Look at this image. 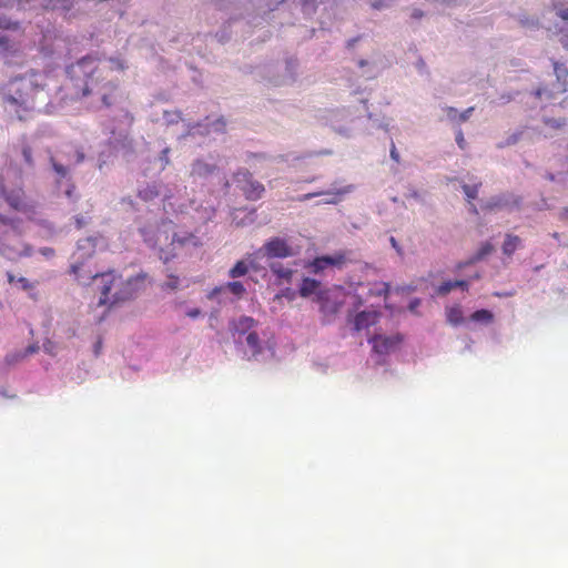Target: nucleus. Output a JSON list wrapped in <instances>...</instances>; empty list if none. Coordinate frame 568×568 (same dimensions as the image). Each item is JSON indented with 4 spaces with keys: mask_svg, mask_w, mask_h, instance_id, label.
I'll return each mask as SVG.
<instances>
[{
    "mask_svg": "<svg viewBox=\"0 0 568 568\" xmlns=\"http://www.w3.org/2000/svg\"><path fill=\"white\" fill-rule=\"evenodd\" d=\"M82 97L90 98V103L97 108H110L120 97V85L111 80L104 69L100 68L94 57H84L67 70Z\"/></svg>",
    "mask_w": 568,
    "mask_h": 568,
    "instance_id": "nucleus-1",
    "label": "nucleus"
},
{
    "mask_svg": "<svg viewBox=\"0 0 568 568\" xmlns=\"http://www.w3.org/2000/svg\"><path fill=\"white\" fill-rule=\"evenodd\" d=\"M100 277L102 287H101V297L99 301L100 305H105V303H116L120 301H125L135 296L136 292L145 288L148 284V275L146 273H139L135 276H131L122 281L121 276H116L114 272H108L103 274H92L89 273L85 277L87 280H95Z\"/></svg>",
    "mask_w": 568,
    "mask_h": 568,
    "instance_id": "nucleus-2",
    "label": "nucleus"
},
{
    "mask_svg": "<svg viewBox=\"0 0 568 568\" xmlns=\"http://www.w3.org/2000/svg\"><path fill=\"white\" fill-rule=\"evenodd\" d=\"M38 73L22 75L12 79L4 93V102L16 112L19 119L24 118V113L33 109L36 99L42 92L43 85L37 79Z\"/></svg>",
    "mask_w": 568,
    "mask_h": 568,
    "instance_id": "nucleus-3",
    "label": "nucleus"
},
{
    "mask_svg": "<svg viewBox=\"0 0 568 568\" xmlns=\"http://www.w3.org/2000/svg\"><path fill=\"white\" fill-rule=\"evenodd\" d=\"M0 195L7 201L8 205L20 212H32L33 205L28 204L22 186L7 189L3 176L0 174Z\"/></svg>",
    "mask_w": 568,
    "mask_h": 568,
    "instance_id": "nucleus-4",
    "label": "nucleus"
},
{
    "mask_svg": "<svg viewBox=\"0 0 568 568\" xmlns=\"http://www.w3.org/2000/svg\"><path fill=\"white\" fill-rule=\"evenodd\" d=\"M554 70L557 75V81L552 85L551 89L547 85L538 87L535 94L537 98H554L558 93H564L568 91V82H567V75H568V69L565 64H561V62H555L554 63Z\"/></svg>",
    "mask_w": 568,
    "mask_h": 568,
    "instance_id": "nucleus-5",
    "label": "nucleus"
},
{
    "mask_svg": "<svg viewBox=\"0 0 568 568\" xmlns=\"http://www.w3.org/2000/svg\"><path fill=\"white\" fill-rule=\"evenodd\" d=\"M236 181L244 193L245 197L248 200H258L265 193V186L253 180L252 173L248 170H241L235 175Z\"/></svg>",
    "mask_w": 568,
    "mask_h": 568,
    "instance_id": "nucleus-6",
    "label": "nucleus"
},
{
    "mask_svg": "<svg viewBox=\"0 0 568 568\" xmlns=\"http://www.w3.org/2000/svg\"><path fill=\"white\" fill-rule=\"evenodd\" d=\"M201 242L197 235L193 233H185L183 235L174 233L170 243V245L172 246L170 251L161 248L160 246V258H162L164 263H168L171 261V258H173L176 255L175 251L178 246H199Z\"/></svg>",
    "mask_w": 568,
    "mask_h": 568,
    "instance_id": "nucleus-7",
    "label": "nucleus"
},
{
    "mask_svg": "<svg viewBox=\"0 0 568 568\" xmlns=\"http://www.w3.org/2000/svg\"><path fill=\"white\" fill-rule=\"evenodd\" d=\"M265 254L270 257H286L292 255V250L287 242L278 237L272 239L263 246Z\"/></svg>",
    "mask_w": 568,
    "mask_h": 568,
    "instance_id": "nucleus-8",
    "label": "nucleus"
},
{
    "mask_svg": "<svg viewBox=\"0 0 568 568\" xmlns=\"http://www.w3.org/2000/svg\"><path fill=\"white\" fill-rule=\"evenodd\" d=\"M369 343L373 344V349L375 353L388 354L398 343H400V337L374 335L373 337L369 338Z\"/></svg>",
    "mask_w": 568,
    "mask_h": 568,
    "instance_id": "nucleus-9",
    "label": "nucleus"
},
{
    "mask_svg": "<svg viewBox=\"0 0 568 568\" xmlns=\"http://www.w3.org/2000/svg\"><path fill=\"white\" fill-rule=\"evenodd\" d=\"M381 313L377 311H362L354 318V329L356 332L366 329L378 322Z\"/></svg>",
    "mask_w": 568,
    "mask_h": 568,
    "instance_id": "nucleus-10",
    "label": "nucleus"
},
{
    "mask_svg": "<svg viewBox=\"0 0 568 568\" xmlns=\"http://www.w3.org/2000/svg\"><path fill=\"white\" fill-rule=\"evenodd\" d=\"M229 291L231 294L236 296L237 298H241L243 294L246 292L245 286L240 282H229L225 285L216 286L213 290L209 292L206 297L209 300L215 298L219 294H222V292Z\"/></svg>",
    "mask_w": 568,
    "mask_h": 568,
    "instance_id": "nucleus-11",
    "label": "nucleus"
},
{
    "mask_svg": "<svg viewBox=\"0 0 568 568\" xmlns=\"http://www.w3.org/2000/svg\"><path fill=\"white\" fill-rule=\"evenodd\" d=\"M216 165L205 162L204 160H196L191 165L190 174L197 178H206L216 171Z\"/></svg>",
    "mask_w": 568,
    "mask_h": 568,
    "instance_id": "nucleus-12",
    "label": "nucleus"
},
{
    "mask_svg": "<svg viewBox=\"0 0 568 568\" xmlns=\"http://www.w3.org/2000/svg\"><path fill=\"white\" fill-rule=\"evenodd\" d=\"M256 321L248 316H242L232 323V331L237 335H247L254 329Z\"/></svg>",
    "mask_w": 568,
    "mask_h": 568,
    "instance_id": "nucleus-13",
    "label": "nucleus"
},
{
    "mask_svg": "<svg viewBox=\"0 0 568 568\" xmlns=\"http://www.w3.org/2000/svg\"><path fill=\"white\" fill-rule=\"evenodd\" d=\"M321 283L318 280L312 277H304L300 285V296L301 297H310L313 294H316L320 288Z\"/></svg>",
    "mask_w": 568,
    "mask_h": 568,
    "instance_id": "nucleus-14",
    "label": "nucleus"
},
{
    "mask_svg": "<svg viewBox=\"0 0 568 568\" xmlns=\"http://www.w3.org/2000/svg\"><path fill=\"white\" fill-rule=\"evenodd\" d=\"M0 252L8 257H14L17 255L30 253L28 246H26L23 243H21V246H11L9 244H2L0 247Z\"/></svg>",
    "mask_w": 568,
    "mask_h": 568,
    "instance_id": "nucleus-15",
    "label": "nucleus"
},
{
    "mask_svg": "<svg viewBox=\"0 0 568 568\" xmlns=\"http://www.w3.org/2000/svg\"><path fill=\"white\" fill-rule=\"evenodd\" d=\"M520 244V239L516 234H506V240L503 244V252L506 255H511L516 252L517 247Z\"/></svg>",
    "mask_w": 568,
    "mask_h": 568,
    "instance_id": "nucleus-16",
    "label": "nucleus"
},
{
    "mask_svg": "<svg viewBox=\"0 0 568 568\" xmlns=\"http://www.w3.org/2000/svg\"><path fill=\"white\" fill-rule=\"evenodd\" d=\"M142 233L144 235V240L151 244V245H159L162 242V239L164 237L165 241L169 240V232L165 229H158L155 230V240L153 241L152 237H150V231L142 230Z\"/></svg>",
    "mask_w": 568,
    "mask_h": 568,
    "instance_id": "nucleus-17",
    "label": "nucleus"
},
{
    "mask_svg": "<svg viewBox=\"0 0 568 568\" xmlns=\"http://www.w3.org/2000/svg\"><path fill=\"white\" fill-rule=\"evenodd\" d=\"M159 191L155 184H149L145 187H142L138 192V196L143 201H151L159 196Z\"/></svg>",
    "mask_w": 568,
    "mask_h": 568,
    "instance_id": "nucleus-18",
    "label": "nucleus"
},
{
    "mask_svg": "<svg viewBox=\"0 0 568 568\" xmlns=\"http://www.w3.org/2000/svg\"><path fill=\"white\" fill-rule=\"evenodd\" d=\"M248 272L250 265L244 261H239L233 267L230 268L229 276L232 278H236L248 274Z\"/></svg>",
    "mask_w": 568,
    "mask_h": 568,
    "instance_id": "nucleus-19",
    "label": "nucleus"
},
{
    "mask_svg": "<svg viewBox=\"0 0 568 568\" xmlns=\"http://www.w3.org/2000/svg\"><path fill=\"white\" fill-rule=\"evenodd\" d=\"M447 321L454 325L460 324L464 322L463 311L459 306L449 307L446 310Z\"/></svg>",
    "mask_w": 568,
    "mask_h": 568,
    "instance_id": "nucleus-20",
    "label": "nucleus"
},
{
    "mask_svg": "<svg viewBox=\"0 0 568 568\" xmlns=\"http://www.w3.org/2000/svg\"><path fill=\"white\" fill-rule=\"evenodd\" d=\"M494 250H495L494 245L490 242L483 243L479 246V250L477 251V253L470 260V263H476V262L483 261L484 257H486V255L493 253Z\"/></svg>",
    "mask_w": 568,
    "mask_h": 568,
    "instance_id": "nucleus-21",
    "label": "nucleus"
},
{
    "mask_svg": "<svg viewBox=\"0 0 568 568\" xmlns=\"http://www.w3.org/2000/svg\"><path fill=\"white\" fill-rule=\"evenodd\" d=\"M246 343L248 347L252 349L253 354H260L261 339L260 335L255 331L252 329L250 334L246 335Z\"/></svg>",
    "mask_w": 568,
    "mask_h": 568,
    "instance_id": "nucleus-22",
    "label": "nucleus"
},
{
    "mask_svg": "<svg viewBox=\"0 0 568 568\" xmlns=\"http://www.w3.org/2000/svg\"><path fill=\"white\" fill-rule=\"evenodd\" d=\"M326 296H327L326 291H320V292L317 293V295H316V300H317V302H318V303H320V305H321V306H320V310H321L322 312H324V313H325V312L336 313V312L338 311L339 306H338V305H333L332 307H329V306L327 305V302H326Z\"/></svg>",
    "mask_w": 568,
    "mask_h": 568,
    "instance_id": "nucleus-23",
    "label": "nucleus"
},
{
    "mask_svg": "<svg viewBox=\"0 0 568 568\" xmlns=\"http://www.w3.org/2000/svg\"><path fill=\"white\" fill-rule=\"evenodd\" d=\"M471 321L490 323L494 320V314L488 310L475 311L471 316Z\"/></svg>",
    "mask_w": 568,
    "mask_h": 568,
    "instance_id": "nucleus-24",
    "label": "nucleus"
},
{
    "mask_svg": "<svg viewBox=\"0 0 568 568\" xmlns=\"http://www.w3.org/2000/svg\"><path fill=\"white\" fill-rule=\"evenodd\" d=\"M326 263L328 266H343L346 262V255L343 252L336 253L334 255H326Z\"/></svg>",
    "mask_w": 568,
    "mask_h": 568,
    "instance_id": "nucleus-25",
    "label": "nucleus"
},
{
    "mask_svg": "<svg viewBox=\"0 0 568 568\" xmlns=\"http://www.w3.org/2000/svg\"><path fill=\"white\" fill-rule=\"evenodd\" d=\"M326 263L328 266H343L346 262V255L343 252L336 253L334 255H326Z\"/></svg>",
    "mask_w": 568,
    "mask_h": 568,
    "instance_id": "nucleus-26",
    "label": "nucleus"
},
{
    "mask_svg": "<svg viewBox=\"0 0 568 568\" xmlns=\"http://www.w3.org/2000/svg\"><path fill=\"white\" fill-rule=\"evenodd\" d=\"M326 261V255L317 256L311 262V270L313 273H321L322 270L328 267V263Z\"/></svg>",
    "mask_w": 568,
    "mask_h": 568,
    "instance_id": "nucleus-27",
    "label": "nucleus"
},
{
    "mask_svg": "<svg viewBox=\"0 0 568 568\" xmlns=\"http://www.w3.org/2000/svg\"><path fill=\"white\" fill-rule=\"evenodd\" d=\"M272 272L278 275L282 278H290L292 276V271L288 267H284L278 263H273L270 265Z\"/></svg>",
    "mask_w": 568,
    "mask_h": 568,
    "instance_id": "nucleus-28",
    "label": "nucleus"
},
{
    "mask_svg": "<svg viewBox=\"0 0 568 568\" xmlns=\"http://www.w3.org/2000/svg\"><path fill=\"white\" fill-rule=\"evenodd\" d=\"M478 189H479V184H475V185L464 184L463 185L464 194L467 197L469 203L471 202V200H475L477 197Z\"/></svg>",
    "mask_w": 568,
    "mask_h": 568,
    "instance_id": "nucleus-29",
    "label": "nucleus"
},
{
    "mask_svg": "<svg viewBox=\"0 0 568 568\" xmlns=\"http://www.w3.org/2000/svg\"><path fill=\"white\" fill-rule=\"evenodd\" d=\"M73 0H49V2L45 6L50 7L52 10H55V8H62V10H68Z\"/></svg>",
    "mask_w": 568,
    "mask_h": 568,
    "instance_id": "nucleus-30",
    "label": "nucleus"
},
{
    "mask_svg": "<svg viewBox=\"0 0 568 568\" xmlns=\"http://www.w3.org/2000/svg\"><path fill=\"white\" fill-rule=\"evenodd\" d=\"M456 288L455 282H444L436 288L437 295L445 296L450 293L452 290Z\"/></svg>",
    "mask_w": 568,
    "mask_h": 568,
    "instance_id": "nucleus-31",
    "label": "nucleus"
},
{
    "mask_svg": "<svg viewBox=\"0 0 568 568\" xmlns=\"http://www.w3.org/2000/svg\"><path fill=\"white\" fill-rule=\"evenodd\" d=\"M505 206H507V202L503 197L493 199L488 203L485 204L486 210H494L497 207H505Z\"/></svg>",
    "mask_w": 568,
    "mask_h": 568,
    "instance_id": "nucleus-32",
    "label": "nucleus"
},
{
    "mask_svg": "<svg viewBox=\"0 0 568 568\" xmlns=\"http://www.w3.org/2000/svg\"><path fill=\"white\" fill-rule=\"evenodd\" d=\"M180 280L176 275L169 274L168 281L162 285L165 290H176L179 287Z\"/></svg>",
    "mask_w": 568,
    "mask_h": 568,
    "instance_id": "nucleus-33",
    "label": "nucleus"
},
{
    "mask_svg": "<svg viewBox=\"0 0 568 568\" xmlns=\"http://www.w3.org/2000/svg\"><path fill=\"white\" fill-rule=\"evenodd\" d=\"M51 162H52V165H53V171L61 178H64L67 176L68 174V170L65 169V166L61 163H58L55 162L54 159H51Z\"/></svg>",
    "mask_w": 568,
    "mask_h": 568,
    "instance_id": "nucleus-34",
    "label": "nucleus"
},
{
    "mask_svg": "<svg viewBox=\"0 0 568 568\" xmlns=\"http://www.w3.org/2000/svg\"><path fill=\"white\" fill-rule=\"evenodd\" d=\"M0 50H2L3 52L10 50L16 51V49H13L12 45L10 44V39L6 36H0Z\"/></svg>",
    "mask_w": 568,
    "mask_h": 568,
    "instance_id": "nucleus-35",
    "label": "nucleus"
},
{
    "mask_svg": "<svg viewBox=\"0 0 568 568\" xmlns=\"http://www.w3.org/2000/svg\"><path fill=\"white\" fill-rule=\"evenodd\" d=\"M81 267H82L81 264H73L71 266V272H72L73 275H75V277L78 278V281L80 283L85 284V277L83 275H81V273H80Z\"/></svg>",
    "mask_w": 568,
    "mask_h": 568,
    "instance_id": "nucleus-36",
    "label": "nucleus"
},
{
    "mask_svg": "<svg viewBox=\"0 0 568 568\" xmlns=\"http://www.w3.org/2000/svg\"><path fill=\"white\" fill-rule=\"evenodd\" d=\"M17 283H19L22 286V290H32L34 285L28 281L27 277L20 276L17 278Z\"/></svg>",
    "mask_w": 568,
    "mask_h": 568,
    "instance_id": "nucleus-37",
    "label": "nucleus"
},
{
    "mask_svg": "<svg viewBox=\"0 0 568 568\" xmlns=\"http://www.w3.org/2000/svg\"><path fill=\"white\" fill-rule=\"evenodd\" d=\"M22 155H23V160L32 165V150L29 148V146H24L22 149Z\"/></svg>",
    "mask_w": 568,
    "mask_h": 568,
    "instance_id": "nucleus-38",
    "label": "nucleus"
},
{
    "mask_svg": "<svg viewBox=\"0 0 568 568\" xmlns=\"http://www.w3.org/2000/svg\"><path fill=\"white\" fill-rule=\"evenodd\" d=\"M546 124L552 128H560L565 125V120H556V119H546Z\"/></svg>",
    "mask_w": 568,
    "mask_h": 568,
    "instance_id": "nucleus-39",
    "label": "nucleus"
},
{
    "mask_svg": "<svg viewBox=\"0 0 568 568\" xmlns=\"http://www.w3.org/2000/svg\"><path fill=\"white\" fill-rule=\"evenodd\" d=\"M474 106H469L467 109L464 110L463 113L459 114V121H466L470 114L474 112Z\"/></svg>",
    "mask_w": 568,
    "mask_h": 568,
    "instance_id": "nucleus-40",
    "label": "nucleus"
},
{
    "mask_svg": "<svg viewBox=\"0 0 568 568\" xmlns=\"http://www.w3.org/2000/svg\"><path fill=\"white\" fill-rule=\"evenodd\" d=\"M456 142L460 149H465V136L462 131L457 132Z\"/></svg>",
    "mask_w": 568,
    "mask_h": 568,
    "instance_id": "nucleus-41",
    "label": "nucleus"
},
{
    "mask_svg": "<svg viewBox=\"0 0 568 568\" xmlns=\"http://www.w3.org/2000/svg\"><path fill=\"white\" fill-rule=\"evenodd\" d=\"M21 357H23V356L19 355V354L8 355V356H6V361L9 365H12V364L17 363V361H19Z\"/></svg>",
    "mask_w": 568,
    "mask_h": 568,
    "instance_id": "nucleus-42",
    "label": "nucleus"
},
{
    "mask_svg": "<svg viewBox=\"0 0 568 568\" xmlns=\"http://www.w3.org/2000/svg\"><path fill=\"white\" fill-rule=\"evenodd\" d=\"M169 152H170V149H164L162 152H161V155H160V160L164 163V165H168L169 164Z\"/></svg>",
    "mask_w": 568,
    "mask_h": 568,
    "instance_id": "nucleus-43",
    "label": "nucleus"
},
{
    "mask_svg": "<svg viewBox=\"0 0 568 568\" xmlns=\"http://www.w3.org/2000/svg\"><path fill=\"white\" fill-rule=\"evenodd\" d=\"M201 315L200 308H192L186 312V316L190 318H197Z\"/></svg>",
    "mask_w": 568,
    "mask_h": 568,
    "instance_id": "nucleus-44",
    "label": "nucleus"
},
{
    "mask_svg": "<svg viewBox=\"0 0 568 568\" xmlns=\"http://www.w3.org/2000/svg\"><path fill=\"white\" fill-rule=\"evenodd\" d=\"M469 286L468 282L466 280H455V288L460 287L463 290H467Z\"/></svg>",
    "mask_w": 568,
    "mask_h": 568,
    "instance_id": "nucleus-45",
    "label": "nucleus"
},
{
    "mask_svg": "<svg viewBox=\"0 0 568 568\" xmlns=\"http://www.w3.org/2000/svg\"><path fill=\"white\" fill-rule=\"evenodd\" d=\"M390 158L393 161L399 162V154L394 144L392 145V149H390Z\"/></svg>",
    "mask_w": 568,
    "mask_h": 568,
    "instance_id": "nucleus-46",
    "label": "nucleus"
},
{
    "mask_svg": "<svg viewBox=\"0 0 568 568\" xmlns=\"http://www.w3.org/2000/svg\"><path fill=\"white\" fill-rule=\"evenodd\" d=\"M111 62H113L115 68L119 69V70H124L125 69L124 62L119 60V59H111Z\"/></svg>",
    "mask_w": 568,
    "mask_h": 568,
    "instance_id": "nucleus-47",
    "label": "nucleus"
},
{
    "mask_svg": "<svg viewBox=\"0 0 568 568\" xmlns=\"http://www.w3.org/2000/svg\"><path fill=\"white\" fill-rule=\"evenodd\" d=\"M447 115L452 119L456 118L457 111L455 106H447L446 108Z\"/></svg>",
    "mask_w": 568,
    "mask_h": 568,
    "instance_id": "nucleus-48",
    "label": "nucleus"
},
{
    "mask_svg": "<svg viewBox=\"0 0 568 568\" xmlns=\"http://www.w3.org/2000/svg\"><path fill=\"white\" fill-rule=\"evenodd\" d=\"M321 195V193H308V194H304L302 196L298 197L300 201H305V200H310L314 196H318Z\"/></svg>",
    "mask_w": 568,
    "mask_h": 568,
    "instance_id": "nucleus-49",
    "label": "nucleus"
},
{
    "mask_svg": "<svg viewBox=\"0 0 568 568\" xmlns=\"http://www.w3.org/2000/svg\"><path fill=\"white\" fill-rule=\"evenodd\" d=\"M557 14L565 21H568V9H561L557 12Z\"/></svg>",
    "mask_w": 568,
    "mask_h": 568,
    "instance_id": "nucleus-50",
    "label": "nucleus"
},
{
    "mask_svg": "<svg viewBox=\"0 0 568 568\" xmlns=\"http://www.w3.org/2000/svg\"><path fill=\"white\" fill-rule=\"evenodd\" d=\"M0 223H2L3 225H10V223H12V220L0 213Z\"/></svg>",
    "mask_w": 568,
    "mask_h": 568,
    "instance_id": "nucleus-51",
    "label": "nucleus"
},
{
    "mask_svg": "<svg viewBox=\"0 0 568 568\" xmlns=\"http://www.w3.org/2000/svg\"><path fill=\"white\" fill-rule=\"evenodd\" d=\"M424 16V12L422 10L415 9L413 10L412 17L415 19L422 18Z\"/></svg>",
    "mask_w": 568,
    "mask_h": 568,
    "instance_id": "nucleus-52",
    "label": "nucleus"
},
{
    "mask_svg": "<svg viewBox=\"0 0 568 568\" xmlns=\"http://www.w3.org/2000/svg\"><path fill=\"white\" fill-rule=\"evenodd\" d=\"M382 286H383V288L381 291V294L388 295V292H389V288H390L389 284L383 283Z\"/></svg>",
    "mask_w": 568,
    "mask_h": 568,
    "instance_id": "nucleus-53",
    "label": "nucleus"
},
{
    "mask_svg": "<svg viewBox=\"0 0 568 568\" xmlns=\"http://www.w3.org/2000/svg\"><path fill=\"white\" fill-rule=\"evenodd\" d=\"M392 246L396 248L398 253H402V248L399 247L397 241L394 237H390Z\"/></svg>",
    "mask_w": 568,
    "mask_h": 568,
    "instance_id": "nucleus-54",
    "label": "nucleus"
},
{
    "mask_svg": "<svg viewBox=\"0 0 568 568\" xmlns=\"http://www.w3.org/2000/svg\"><path fill=\"white\" fill-rule=\"evenodd\" d=\"M85 159V154L82 151H77V161L82 162Z\"/></svg>",
    "mask_w": 568,
    "mask_h": 568,
    "instance_id": "nucleus-55",
    "label": "nucleus"
},
{
    "mask_svg": "<svg viewBox=\"0 0 568 568\" xmlns=\"http://www.w3.org/2000/svg\"><path fill=\"white\" fill-rule=\"evenodd\" d=\"M7 277L10 284L13 283V281H17L18 277H16L12 273H7Z\"/></svg>",
    "mask_w": 568,
    "mask_h": 568,
    "instance_id": "nucleus-56",
    "label": "nucleus"
},
{
    "mask_svg": "<svg viewBox=\"0 0 568 568\" xmlns=\"http://www.w3.org/2000/svg\"><path fill=\"white\" fill-rule=\"evenodd\" d=\"M561 219H566L568 220V207L564 209V211L561 212Z\"/></svg>",
    "mask_w": 568,
    "mask_h": 568,
    "instance_id": "nucleus-57",
    "label": "nucleus"
},
{
    "mask_svg": "<svg viewBox=\"0 0 568 568\" xmlns=\"http://www.w3.org/2000/svg\"><path fill=\"white\" fill-rule=\"evenodd\" d=\"M0 27H2V28H10V27H11V23L0 21Z\"/></svg>",
    "mask_w": 568,
    "mask_h": 568,
    "instance_id": "nucleus-58",
    "label": "nucleus"
},
{
    "mask_svg": "<svg viewBox=\"0 0 568 568\" xmlns=\"http://www.w3.org/2000/svg\"><path fill=\"white\" fill-rule=\"evenodd\" d=\"M418 303H419V301H418V300L413 301V302L410 303V306H409V307H410V310H414Z\"/></svg>",
    "mask_w": 568,
    "mask_h": 568,
    "instance_id": "nucleus-59",
    "label": "nucleus"
},
{
    "mask_svg": "<svg viewBox=\"0 0 568 568\" xmlns=\"http://www.w3.org/2000/svg\"><path fill=\"white\" fill-rule=\"evenodd\" d=\"M470 210H471V212H473L475 215H476V214H477V212H478V211H477V209H476V205H473V204H471Z\"/></svg>",
    "mask_w": 568,
    "mask_h": 568,
    "instance_id": "nucleus-60",
    "label": "nucleus"
},
{
    "mask_svg": "<svg viewBox=\"0 0 568 568\" xmlns=\"http://www.w3.org/2000/svg\"><path fill=\"white\" fill-rule=\"evenodd\" d=\"M67 194L70 196L72 194V189H68Z\"/></svg>",
    "mask_w": 568,
    "mask_h": 568,
    "instance_id": "nucleus-61",
    "label": "nucleus"
},
{
    "mask_svg": "<svg viewBox=\"0 0 568 568\" xmlns=\"http://www.w3.org/2000/svg\"><path fill=\"white\" fill-rule=\"evenodd\" d=\"M327 203L334 204V203H336V200H334V199L333 200H328Z\"/></svg>",
    "mask_w": 568,
    "mask_h": 568,
    "instance_id": "nucleus-62",
    "label": "nucleus"
}]
</instances>
